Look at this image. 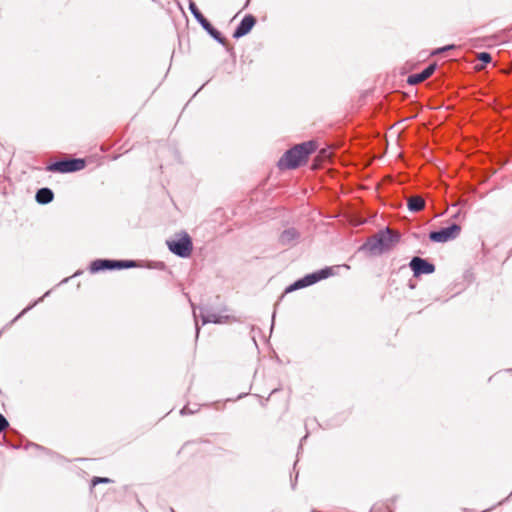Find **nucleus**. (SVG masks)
I'll list each match as a JSON object with an SVG mask.
<instances>
[{
	"instance_id": "f257e3e1",
	"label": "nucleus",
	"mask_w": 512,
	"mask_h": 512,
	"mask_svg": "<svg viewBox=\"0 0 512 512\" xmlns=\"http://www.w3.org/2000/svg\"><path fill=\"white\" fill-rule=\"evenodd\" d=\"M317 149V142L310 140L296 144L288 149L279 159V169H295L306 162L308 157Z\"/></svg>"
},
{
	"instance_id": "f03ea898",
	"label": "nucleus",
	"mask_w": 512,
	"mask_h": 512,
	"mask_svg": "<svg viewBox=\"0 0 512 512\" xmlns=\"http://www.w3.org/2000/svg\"><path fill=\"white\" fill-rule=\"evenodd\" d=\"M400 239V235L390 228L380 230L359 247V251L369 252L371 255H381L389 251Z\"/></svg>"
},
{
	"instance_id": "7ed1b4c3",
	"label": "nucleus",
	"mask_w": 512,
	"mask_h": 512,
	"mask_svg": "<svg viewBox=\"0 0 512 512\" xmlns=\"http://www.w3.org/2000/svg\"><path fill=\"white\" fill-rule=\"evenodd\" d=\"M177 236H179L178 239L166 241L168 249L178 257L188 258L193 250L192 239L185 231H182Z\"/></svg>"
},
{
	"instance_id": "20e7f679",
	"label": "nucleus",
	"mask_w": 512,
	"mask_h": 512,
	"mask_svg": "<svg viewBox=\"0 0 512 512\" xmlns=\"http://www.w3.org/2000/svg\"><path fill=\"white\" fill-rule=\"evenodd\" d=\"M189 9L196 19V21L201 25V27L219 44L225 46L227 41L226 38L222 36V34L212 26V24L204 17L201 11L197 8L196 4L190 2Z\"/></svg>"
},
{
	"instance_id": "39448f33",
	"label": "nucleus",
	"mask_w": 512,
	"mask_h": 512,
	"mask_svg": "<svg viewBox=\"0 0 512 512\" xmlns=\"http://www.w3.org/2000/svg\"><path fill=\"white\" fill-rule=\"evenodd\" d=\"M86 162L81 158H70L55 161L47 166L50 172L72 173L85 168Z\"/></svg>"
},
{
	"instance_id": "423d86ee",
	"label": "nucleus",
	"mask_w": 512,
	"mask_h": 512,
	"mask_svg": "<svg viewBox=\"0 0 512 512\" xmlns=\"http://www.w3.org/2000/svg\"><path fill=\"white\" fill-rule=\"evenodd\" d=\"M461 227L457 223H452L448 227H443L439 230L431 231L429 239L435 243H445L454 240L460 234Z\"/></svg>"
},
{
	"instance_id": "0eeeda50",
	"label": "nucleus",
	"mask_w": 512,
	"mask_h": 512,
	"mask_svg": "<svg viewBox=\"0 0 512 512\" xmlns=\"http://www.w3.org/2000/svg\"><path fill=\"white\" fill-rule=\"evenodd\" d=\"M409 267L413 271V275L415 277H419L420 275H428L435 272V265L429 262L427 259L421 258L419 256H415L411 259L409 263Z\"/></svg>"
},
{
	"instance_id": "6e6552de",
	"label": "nucleus",
	"mask_w": 512,
	"mask_h": 512,
	"mask_svg": "<svg viewBox=\"0 0 512 512\" xmlns=\"http://www.w3.org/2000/svg\"><path fill=\"white\" fill-rule=\"evenodd\" d=\"M199 309L203 325L207 323L222 324L228 322L230 319V316L218 313L209 306H202Z\"/></svg>"
},
{
	"instance_id": "1a4fd4ad",
	"label": "nucleus",
	"mask_w": 512,
	"mask_h": 512,
	"mask_svg": "<svg viewBox=\"0 0 512 512\" xmlns=\"http://www.w3.org/2000/svg\"><path fill=\"white\" fill-rule=\"evenodd\" d=\"M255 24H256V18L253 15H251V14L245 15L244 18L239 23V25L234 30L233 38L239 39V38L247 35L252 30V28L255 26Z\"/></svg>"
},
{
	"instance_id": "9d476101",
	"label": "nucleus",
	"mask_w": 512,
	"mask_h": 512,
	"mask_svg": "<svg viewBox=\"0 0 512 512\" xmlns=\"http://www.w3.org/2000/svg\"><path fill=\"white\" fill-rule=\"evenodd\" d=\"M437 64L430 63L427 67H425L421 72L411 74L407 78V83L409 85H417L424 80L428 79L436 70Z\"/></svg>"
},
{
	"instance_id": "9b49d317",
	"label": "nucleus",
	"mask_w": 512,
	"mask_h": 512,
	"mask_svg": "<svg viewBox=\"0 0 512 512\" xmlns=\"http://www.w3.org/2000/svg\"><path fill=\"white\" fill-rule=\"evenodd\" d=\"M118 269V260L96 259L91 262L89 270L91 273H98L105 270Z\"/></svg>"
},
{
	"instance_id": "f8f14e48",
	"label": "nucleus",
	"mask_w": 512,
	"mask_h": 512,
	"mask_svg": "<svg viewBox=\"0 0 512 512\" xmlns=\"http://www.w3.org/2000/svg\"><path fill=\"white\" fill-rule=\"evenodd\" d=\"M300 237V233L295 228L284 230L279 236V242L283 246L294 244Z\"/></svg>"
},
{
	"instance_id": "ddd939ff",
	"label": "nucleus",
	"mask_w": 512,
	"mask_h": 512,
	"mask_svg": "<svg viewBox=\"0 0 512 512\" xmlns=\"http://www.w3.org/2000/svg\"><path fill=\"white\" fill-rule=\"evenodd\" d=\"M54 199V193L53 191L48 187H43L37 190L35 195V200L37 203L46 205L53 201Z\"/></svg>"
},
{
	"instance_id": "4468645a",
	"label": "nucleus",
	"mask_w": 512,
	"mask_h": 512,
	"mask_svg": "<svg viewBox=\"0 0 512 512\" xmlns=\"http://www.w3.org/2000/svg\"><path fill=\"white\" fill-rule=\"evenodd\" d=\"M426 202L423 197L414 195L407 198V207L410 212H419L425 208Z\"/></svg>"
},
{
	"instance_id": "2eb2a0df",
	"label": "nucleus",
	"mask_w": 512,
	"mask_h": 512,
	"mask_svg": "<svg viewBox=\"0 0 512 512\" xmlns=\"http://www.w3.org/2000/svg\"><path fill=\"white\" fill-rule=\"evenodd\" d=\"M305 287H307L306 282H305V278L302 277V278L296 280L291 285H289L286 288L285 292L289 293V292H292V291H295V290H298V289H302V288H305Z\"/></svg>"
},
{
	"instance_id": "dca6fc26",
	"label": "nucleus",
	"mask_w": 512,
	"mask_h": 512,
	"mask_svg": "<svg viewBox=\"0 0 512 512\" xmlns=\"http://www.w3.org/2000/svg\"><path fill=\"white\" fill-rule=\"evenodd\" d=\"M317 275L318 281L326 279L333 275V269L331 267H325L315 272Z\"/></svg>"
},
{
	"instance_id": "f3484780",
	"label": "nucleus",
	"mask_w": 512,
	"mask_h": 512,
	"mask_svg": "<svg viewBox=\"0 0 512 512\" xmlns=\"http://www.w3.org/2000/svg\"><path fill=\"white\" fill-rule=\"evenodd\" d=\"M138 263L135 260H118V269H128L138 267Z\"/></svg>"
},
{
	"instance_id": "a211bd4d",
	"label": "nucleus",
	"mask_w": 512,
	"mask_h": 512,
	"mask_svg": "<svg viewBox=\"0 0 512 512\" xmlns=\"http://www.w3.org/2000/svg\"><path fill=\"white\" fill-rule=\"evenodd\" d=\"M199 410V407L198 405H194V407H191L187 404L185 405L181 410H180V414L181 415H190V414H194L196 413L197 411Z\"/></svg>"
},
{
	"instance_id": "6ab92c4d",
	"label": "nucleus",
	"mask_w": 512,
	"mask_h": 512,
	"mask_svg": "<svg viewBox=\"0 0 512 512\" xmlns=\"http://www.w3.org/2000/svg\"><path fill=\"white\" fill-rule=\"evenodd\" d=\"M477 59L482 62L483 64H488L492 61V56L488 52H480L477 55Z\"/></svg>"
},
{
	"instance_id": "aec40b11",
	"label": "nucleus",
	"mask_w": 512,
	"mask_h": 512,
	"mask_svg": "<svg viewBox=\"0 0 512 512\" xmlns=\"http://www.w3.org/2000/svg\"><path fill=\"white\" fill-rule=\"evenodd\" d=\"M307 287L318 282L317 275L315 272L304 276Z\"/></svg>"
},
{
	"instance_id": "412c9836",
	"label": "nucleus",
	"mask_w": 512,
	"mask_h": 512,
	"mask_svg": "<svg viewBox=\"0 0 512 512\" xmlns=\"http://www.w3.org/2000/svg\"><path fill=\"white\" fill-rule=\"evenodd\" d=\"M112 480L106 477H94L91 481L92 485L95 486L99 483H110Z\"/></svg>"
},
{
	"instance_id": "4be33fe9",
	"label": "nucleus",
	"mask_w": 512,
	"mask_h": 512,
	"mask_svg": "<svg viewBox=\"0 0 512 512\" xmlns=\"http://www.w3.org/2000/svg\"><path fill=\"white\" fill-rule=\"evenodd\" d=\"M9 427V422L7 419L0 413V433L5 431Z\"/></svg>"
},
{
	"instance_id": "5701e85b",
	"label": "nucleus",
	"mask_w": 512,
	"mask_h": 512,
	"mask_svg": "<svg viewBox=\"0 0 512 512\" xmlns=\"http://www.w3.org/2000/svg\"><path fill=\"white\" fill-rule=\"evenodd\" d=\"M453 48H454V45H447L445 47L437 49L433 54H439V53H442L444 51H447V50H450V49H453Z\"/></svg>"
},
{
	"instance_id": "b1692460",
	"label": "nucleus",
	"mask_w": 512,
	"mask_h": 512,
	"mask_svg": "<svg viewBox=\"0 0 512 512\" xmlns=\"http://www.w3.org/2000/svg\"><path fill=\"white\" fill-rule=\"evenodd\" d=\"M42 298H40L38 301H35L32 305L28 306L26 309H24L16 318L17 320L22 314H24L26 311L30 310L33 306H35L39 301H41Z\"/></svg>"
},
{
	"instance_id": "393cba45",
	"label": "nucleus",
	"mask_w": 512,
	"mask_h": 512,
	"mask_svg": "<svg viewBox=\"0 0 512 512\" xmlns=\"http://www.w3.org/2000/svg\"><path fill=\"white\" fill-rule=\"evenodd\" d=\"M198 334H199V326H198V324L196 323V336H198Z\"/></svg>"
},
{
	"instance_id": "a878e982",
	"label": "nucleus",
	"mask_w": 512,
	"mask_h": 512,
	"mask_svg": "<svg viewBox=\"0 0 512 512\" xmlns=\"http://www.w3.org/2000/svg\"><path fill=\"white\" fill-rule=\"evenodd\" d=\"M37 449H42V447H40L39 445L35 444L34 445Z\"/></svg>"
},
{
	"instance_id": "bb28decb",
	"label": "nucleus",
	"mask_w": 512,
	"mask_h": 512,
	"mask_svg": "<svg viewBox=\"0 0 512 512\" xmlns=\"http://www.w3.org/2000/svg\"><path fill=\"white\" fill-rule=\"evenodd\" d=\"M172 512H174V510L172 509Z\"/></svg>"
}]
</instances>
